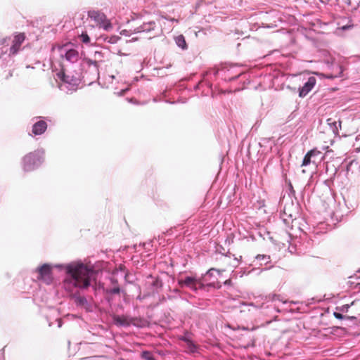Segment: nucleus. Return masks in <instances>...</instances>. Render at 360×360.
<instances>
[{"instance_id":"nucleus-1","label":"nucleus","mask_w":360,"mask_h":360,"mask_svg":"<svg viewBox=\"0 0 360 360\" xmlns=\"http://www.w3.org/2000/svg\"><path fill=\"white\" fill-rule=\"evenodd\" d=\"M68 274L64 281L66 290L73 292L75 288H86L90 285L91 271L83 264L72 263L65 266Z\"/></svg>"},{"instance_id":"nucleus-2","label":"nucleus","mask_w":360,"mask_h":360,"mask_svg":"<svg viewBox=\"0 0 360 360\" xmlns=\"http://www.w3.org/2000/svg\"><path fill=\"white\" fill-rule=\"evenodd\" d=\"M44 152L41 150L30 152L22 158L25 172H31L37 168L44 161Z\"/></svg>"},{"instance_id":"nucleus-3","label":"nucleus","mask_w":360,"mask_h":360,"mask_svg":"<svg viewBox=\"0 0 360 360\" xmlns=\"http://www.w3.org/2000/svg\"><path fill=\"white\" fill-rule=\"evenodd\" d=\"M88 17L92 19L96 23L97 26L103 28L106 31L112 28L111 22L102 12L94 10L89 11L88 12Z\"/></svg>"},{"instance_id":"nucleus-4","label":"nucleus","mask_w":360,"mask_h":360,"mask_svg":"<svg viewBox=\"0 0 360 360\" xmlns=\"http://www.w3.org/2000/svg\"><path fill=\"white\" fill-rule=\"evenodd\" d=\"M69 45L65 44V45H54L52 48V50H55L57 49L59 51H65V58L67 60L71 62V63H75L79 60V52L73 49H68Z\"/></svg>"},{"instance_id":"nucleus-5","label":"nucleus","mask_w":360,"mask_h":360,"mask_svg":"<svg viewBox=\"0 0 360 360\" xmlns=\"http://www.w3.org/2000/svg\"><path fill=\"white\" fill-rule=\"evenodd\" d=\"M347 314V318L350 319H357L360 318V299L354 300L350 305H345L342 307Z\"/></svg>"},{"instance_id":"nucleus-6","label":"nucleus","mask_w":360,"mask_h":360,"mask_svg":"<svg viewBox=\"0 0 360 360\" xmlns=\"http://www.w3.org/2000/svg\"><path fill=\"white\" fill-rule=\"evenodd\" d=\"M178 284L181 288L187 287L194 291L198 290V285H202L199 280L192 276H186L184 279H179Z\"/></svg>"},{"instance_id":"nucleus-7","label":"nucleus","mask_w":360,"mask_h":360,"mask_svg":"<svg viewBox=\"0 0 360 360\" xmlns=\"http://www.w3.org/2000/svg\"><path fill=\"white\" fill-rule=\"evenodd\" d=\"M316 82V79L314 77H309L308 80L304 83L303 86L300 89L299 96L302 98L306 96L314 88Z\"/></svg>"},{"instance_id":"nucleus-8","label":"nucleus","mask_w":360,"mask_h":360,"mask_svg":"<svg viewBox=\"0 0 360 360\" xmlns=\"http://www.w3.org/2000/svg\"><path fill=\"white\" fill-rule=\"evenodd\" d=\"M25 39V35L24 33L16 34L13 40V44L10 48V53L13 55L17 53Z\"/></svg>"},{"instance_id":"nucleus-9","label":"nucleus","mask_w":360,"mask_h":360,"mask_svg":"<svg viewBox=\"0 0 360 360\" xmlns=\"http://www.w3.org/2000/svg\"><path fill=\"white\" fill-rule=\"evenodd\" d=\"M38 279L48 281L51 278V267L49 264H43L38 269Z\"/></svg>"},{"instance_id":"nucleus-10","label":"nucleus","mask_w":360,"mask_h":360,"mask_svg":"<svg viewBox=\"0 0 360 360\" xmlns=\"http://www.w3.org/2000/svg\"><path fill=\"white\" fill-rule=\"evenodd\" d=\"M112 319L117 326H129L131 323L135 324L134 319H130L129 316L124 315H114Z\"/></svg>"},{"instance_id":"nucleus-11","label":"nucleus","mask_w":360,"mask_h":360,"mask_svg":"<svg viewBox=\"0 0 360 360\" xmlns=\"http://www.w3.org/2000/svg\"><path fill=\"white\" fill-rule=\"evenodd\" d=\"M47 129V124L44 120L37 122L32 127V132L34 135H41L44 134Z\"/></svg>"},{"instance_id":"nucleus-12","label":"nucleus","mask_w":360,"mask_h":360,"mask_svg":"<svg viewBox=\"0 0 360 360\" xmlns=\"http://www.w3.org/2000/svg\"><path fill=\"white\" fill-rule=\"evenodd\" d=\"M318 154L316 152V148H313L311 150L308 151L307 153L304 157L302 166H307L311 163L316 164V161L315 159L312 158V155Z\"/></svg>"},{"instance_id":"nucleus-13","label":"nucleus","mask_w":360,"mask_h":360,"mask_svg":"<svg viewBox=\"0 0 360 360\" xmlns=\"http://www.w3.org/2000/svg\"><path fill=\"white\" fill-rule=\"evenodd\" d=\"M175 42L178 46L183 49H187V44L185 40V37L182 34H179L175 37Z\"/></svg>"},{"instance_id":"nucleus-14","label":"nucleus","mask_w":360,"mask_h":360,"mask_svg":"<svg viewBox=\"0 0 360 360\" xmlns=\"http://www.w3.org/2000/svg\"><path fill=\"white\" fill-rule=\"evenodd\" d=\"M79 38L82 40V41L84 44H88L90 41V38H89V35L87 34L86 32H82L79 35Z\"/></svg>"},{"instance_id":"nucleus-15","label":"nucleus","mask_w":360,"mask_h":360,"mask_svg":"<svg viewBox=\"0 0 360 360\" xmlns=\"http://www.w3.org/2000/svg\"><path fill=\"white\" fill-rule=\"evenodd\" d=\"M316 152L318 154L312 155V158L315 159L316 161V163H318V162H320L324 158V155H323L322 153L320 150H319L317 148H316Z\"/></svg>"},{"instance_id":"nucleus-16","label":"nucleus","mask_w":360,"mask_h":360,"mask_svg":"<svg viewBox=\"0 0 360 360\" xmlns=\"http://www.w3.org/2000/svg\"><path fill=\"white\" fill-rule=\"evenodd\" d=\"M58 77L60 78L62 81L70 83V81L68 79V77L65 75V72L63 71H60L57 74Z\"/></svg>"},{"instance_id":"nucleus-17","label":"nucleus","mask_w":360,"mask_h":360,"mask_svg":"<svg viewBox=\"0 0 360 360\" xmlns=\"http://www.w3.org/2000/svg\"><path fill=\"white\" fill-rule=\"evenodd\" d=\"M142 356L146 360H155L153 356L148 352H143L142 354Z\"/></svg>"},{"instance_id":"nucleus-18","label":"nucleus","mask_w":360,"mask_h":360,"mask_svg":"<svg viewBox=\"0 0 360 360\" xmlns=\"http://www.w3.org/2000/svg\"><path fill=\"white\" fill-rule=\"evenodd\" d=\"M107 292L110 294H119L120 292V289L118 286L115 287L112 289L107 290Z\"/></svg>"},{"instance_id":"nucleus-19","label":"nucleus","mask_w":360,"mask_h":360,"mask_svg":"<svg viewBox=\"0 0 360 360\" xmlns=\"http://www.w3.org/2000/svg\"><path fill=\"white\" fill-rule=\"evenodd\" d=\"M334 316L338 319H342L344 318H347V314L345 316H343L342 314L338 312H334L333 314Z\"/></svg>"},{"instance_id":"nucleus-20","label":"nucleus","mask_w":360,"mask_h":360,"mask_svg":"<svg viewBox=\"0 0 360 360\" xmlns=\"http://www.w3.org/2000/svg\"><path fill=\"white\" fill-rule=\"evenodd\" d=\"M182 340L185 341L186 342H187L188 345L191 347H194V345L193 344V342L188 339L186 337H184L181 338Z\"/></svg>"},{"instance_id":"nucleus-21","label":"nucleus","mask_w":360,"mask_h":360,"mask_svg":"<svg viewBox=\"0 0 360 360\" xmlns=\"http://www.w3.org/2000/svg\"><path fill=\"white\" fill-rule=\"evenodd\" d=\"M231 283V280H227L225 281V284H228V283Z\"/></svg>"},{"instance_id":"nucleus-22","label":"nucleus","mask_w":360,"mask_h":360,"mask_svg":"<svg viewBox=\"0 0 360 360\" xmlns=\"http://www.w3.org/2000/svg\"><path fill=\"white\" fill-rule=\"evenodd\" d=\"M170 20H171V21H176V22H178V20H175L174 18H172V19H170Z\"/></svg>"},{"instance_id":"nucleus-23","label":"nucleus","mask_w":360,"mask_h":360,"mask_svg":"<svg viewBox=\"0 0 360 360\" xmlns=\"http://www.w3.org/2000/svg\"><path fill=\"white\" fill-rule=\"evenodd\" d=\"M83 300H84V299H83V298H82V297H80V298H79V300H80L81 302H82Z\"/></svg>"}]
</instances>
